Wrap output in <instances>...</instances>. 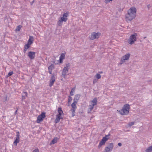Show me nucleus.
I'll return each mask as SVG.
<instances>
[{"instance_id":"nucleus-1","label":"nucleus","mask_w":152,"mask_h":152,"mask_svg":"<svg viewBox=\"0 0 152 152\" xmlns=\"http://www.w3.org/2000/svg\"><path fill=\"white\" fill-rule=\"evenodd\" d=\"M136 9L134 7H132L127 11L126 15V21H130L134 19L136 16Z\"/></svg>"},{"instance_id":"nucleus-2","label":"nucleus","mask_w":152,"mask_h":152,"mask_svg":"<svg viewBox=\"0 0 152 152\" xmlns=\"http://www.w3.org/2000/svg\"><path fill=\"white\" fill-rule=\"evenodd\" d=\"M129 105L128 104H125L122 109L119 111L120 114L122 115H124L127 114L129 110Z\"/></svg>"},{"instance_id":"nucleus-3","label":"nucleus","mask_w":152,"mask_h":152,"mask_svg":"<svg viewBox=\"0 0 152 152\" xmlns=\"http://www.w3.org/2000/svg\"><path fill=\"white\" fill-rule=\"evenodd\" d=\"M69 15V12H66L64 13L62 17H61L60 19L58 20L57 24L59 26H61L63 22H66L67 20V17Z\"/></svg>"},{"instance_id":"nucleus-4","label":"nucleus","mask_w":152,"mask_h":152,"mask_svg":"<svg viewBox=\"0 0 152 152\" xmlns=\"http://www.w3.org/2000/svg\"><path fill=\"white\" fill-rule=\"evenodd\" d=\"M137 36V34L136 33H134L133 34L131 35L128 39V43L131 45L134 44L136 41Z\"/></svg>"},{"instance_id":"nucleus-5","label":"nucleus","mask_w":152,"mask_h":152,"mask_svg":"<svg viewBox=\"0 0 152 152\" xmlns=\"http://www.w3.org/2000/svg\"><path fill=\"white\" fill-rule=\"evenodd\" d=\"M110 135V134H109L107 135H106L105 137H103L98 145L99 148H100L102 145L105 144V142L109 138Z\"/></svg>"},{"instance_id":"nucleus-6","label":"nucleus","mask_w":152,"mask_h":152,"mask_svg":"<svg viewBox=\"0 0 152 152\" xmlns=\"http://www.w3.org/2000/svg\"><path fill=\"white\" fill-rule=\"evenodd\" d=\"M101 35L100 33H92L90 37V39L94 40L95 39L98 38Z\"/></svg>"},{"instance_id":"nucleus-7","label":"nucleus","mask_w":152,"mask_h":152,"mask_svg":"<svg viewBox=\"0 0 152 152\" xmlns=\"http://www.w3.org/2000/svg\"><path fill=\"white\" fill-rule=\"evenodd\" d=\"M130 56V54L126 53L125 55L123 56L120 62V64H122L124 63L126 60H128Z\"/></svg>"},{"instance_id":"nucleus-8","label":"nucleus","mask_w":152,"mask_h":152,"mask_svg":"<svg viewBox=\"0 0 152 152\" xmlns=\"http://www.w3.org/2000/svg\"><path fill=\"white\" fill-rule=\"evenodd\" d=\"M45 117V113H42L37 117V122L38 123H39L43 120V119Z\"/></svg>"},{"instance_id":"nucleus-9","label":"nucleus","mask_w":152,"mask_h":152,"mask_svg":"<svg viewBox=\"0 0 152 152\" xmlns=\"http://www.w3.org/2000/svg\"><path fill=\"white\" fill-rule=\"evenodd\" d=\"M113 147V143H111L109 144L108 146L105 148L104 152H109L112 151Z\"/></svg>"},{"instance_id":"nucleus-10","label":"nucleus","mask_w":152,"mask_h":152,"mask_svg":"<svg viewBox=\"0 0 152 152\" xmlns=\"http://www.w3.org/2000/svg\"><path fill=\"white\" fill-rule=\"evenodd\" d=\"M36 53L33 51H29L28 53V56L31 60L34 59Z\"/></svg>"},{"instance_id":"nucleus-11","label":"nucleus","mask_w":152,"mask_h":152,"mask_svg":"<svg viewBox=\"0 0 152 152\" xmlns=\"http://www.w3.org/2000/svg\"><path fill=\"white\" fill-rule=\"evenodd\" d=\"M55 80L56 78L54 75H52L50 80L49 86L50 87H51L53 85Z\"/></svg>"},{"instance_id":"nucleus-12","label":"nucleus","mask_w":152,"mask_h":152,"mask_svg":"<svg viewBox=\"0 0 152 152\" xmlns=\"http://www.w3.org/2000/svg\"><path fill=\"white\" fill-rule=\"evenodd\" d=\"M60 115L57 114L56 115V118L55 120V123H57L60 121V120L62 119L63 118L62 116Z\"/></svg>"},{"instance_id":"nucleus-13","label":"nucleus","mask_w":152,"mask_h":152,"mask_svg":"<svg viewBox=\"0 0 152 152\" xmlns=\"http://www.w3.org/2000/svg\"><path fill=\"white\" fill-rule=\"evenodd\" d=\"M67 68L68 67H64L62 72V76L64 78H66V75L68 72V69Z\"/></svg>"},{"instance_id":"nucleus-14","label":"nucleus","mask_w":152,"mask_h":152,"mask_svg":"<svg viewBox=\"0 0 152 152\" xmlns=\"http://www.w3.org/2000/svg\"><path fill=\"white\" fill-rule=\"evenodd\" d=\"M65 53H62L61 54L59 57V60H58V61L59 63H62L63 60L65 58Z\"/></svg>"},{"instance_id":"nucleus-15","label":"nucleus","mask_w":152,"mask_h":152,"mask_svg":"<svg viewBox=\"0 0 152 152\" xmlns=\"http://www.w3.org/2000/svg\"><path fill=\"white\" fill-rule=\"evenodd\" d=\"M33 41L34 39L33 37L32 36H30L27 44L31 45L33 43Z\"/></svg>"},{"instance_id":"nucleus-16","label":"nucleus","mask_w":152,"mask_h":152,"mask_svg":"<svg viewBox=\"0 0 152 152\" xmlns=\"http://www.w3.org/2000/svg\"><path fill=\"white\" fill-rule=\"evenodd\" d=\"M19 136V134H17L16 135V139L14 142V144L15 145H16L18 143L20 142Z\"/></svg>"},{"instance_id":"nucleus-17","label":"nucleus","mask_w":152,"mask_h":152,"mask_svg":"<svg viewBox=\"0 0 152 152\" xmlns=\"http://www.w3.org/2000/svg\"><path fill=\"white\" fill-rule=\"evenodd\" d=\"M97 103V100L96 98H95L91 101V104L94 106L96 105Z\"/></svg>"},{"instance_id":"nucleus-18","label":"nucleus","mask_w":152,"mask_h":152,"mask_svg":"<svg viewBox=\"0 0 152 152\" xmlns=\"http://www.w3.org/2000/svg\"><path fill=\"white\" fill-rule=\"evenodd\" d=\"M58 114L60 115H64V114L63 111L62 110V108L61 107H59L58 108Z\"/></svg>"},{"instance_id":"nucleus-19","label":"nucleus","mask_w":152,"mask_h":152,"mask_svg":"<svg viewBox=\"0 0 152 152\" xmlns=\"http://www.w3.org/2000/svg\"><path fill=\"white\" fill-rule=\"evenodd\" d=\"M58 139V138L57 137L54 138L51 141V142L50 143V144L51 145L53 144H55L56 143L57 140Z\"/></svg>"},{"instance_id":"nucleus-20","label":"nucleus","mask_w":152,"mask_h":152,"mask_svg":"<svg viewBox=\"0 0 152 152\" xmlns=\"http://www.w3.org/2000/svg\"><path fill=\"white\" fill-rule=\"evenodd\" d=\"M152 151V145L149 147L145 151V152H151Z\"/></svg>"},{"instance_id":"nucleus-21","label":"nucleus","mask_w":152,"mask_h":152,"mask_svg":"<svg viewBox=\"0 0 152 152\" xmlns=\"http://www.w3.org/2000/svg\"><path fill=\"white\" fill-rule=\"evenodd\" d=\"M72 109L71 110H76L77 108L76 105L75 104H72L71 105Z\"/></svg>"},{"instance_id":"nucleus-22","label":"nucleus","mask_w":152,"mask_h":152,"mask_svg":"<svg viewBox=\"0 0 152 152\" xmlns=\"http://www.w3.org/2000/svg\"><path fill=\"white\" fill-rule=\"evenodd\" d=\"M94 106L92 105H90L89 107L88 110V113H90L92 110L94 108Z\"/></svg>"},{"instance_id":"nucleus-23","label":"nucleus","mask_w":152,"mask_h":152,"mask_svg":"<svg viewBox=\"0 0 152 152\" xmlns=\"http://www.w3.org/2000/svg\"><path fill=\"white\" fill-rule=\"evenodd\" d=\"M75 87L73 88H72L71 91L70 92V95L71 96H72L74 94V93L75 91Z\"/></svg>"},{"instance_id":"nucleus-24","label":"nucleus","mask_w":152,"mask_h":152,"mask_svg":"<svg viewBox=\"0 0 152 152\" xmlns=\"http://www.w3.org/2000/svg\"><path fill=\"white\" fill-rule=\"evenodd\" d=\"M80 96L78 94H76V95L75 96L74 98V100H76V101H78V100H79L80 98Z\"/></svg>"},{"instance_id":"nucleus-25","label":"nucleus","mask_w":152,"mask_h":152,"mask_svg":"<svg viewBox=\"0 0 152 152\" xmlns=\"http://www.w3.org/2000/svg\"><path fill=\"white\" fill-rule=\"evenodd\" d=\"M54 67H48L49 72L50 74H52V70L54 69Z\"/></svg>"},{"instance_id":"nucleus-26","label":"nucleus","mask_w":152,"mask_h":152,"mask_svg":"<svg viewBox=\"0 0 152 152\" xmlns=\"http://www.w3.org/2000/svg\"><path fill=\"white\" fill-rule=\"evenodd\" d=\"M94 77H96L97 79H99L101 78V76L100 74L97 73L95 75Z\"/></svg>"},{"instance_id":"nucleus-27","label":"nucleus","mask_w":152,"mask_h":152,"mask_svg":"<svg viewBox=\"0 0 152 152\" xmlns=\"http://www.w3.org/2000/svg\"><path fill=\"white\" fill-rule=\"evenodd\" d=\"M22 27V26L20 25H19V26H17L15 29V31H20V29Z\"/></svg>"},{"instance_id":"nucleus-28","label":"nucleus","mask_w":152,"mask_h":152,"mask_svg":"<svg viewBox=\"0 0 152 152\" xmlns=\"http://www.w3.org/2000/svg\"><path fill=\"white\" fill-rule=\"evenodd\" d=\"M30 45L27 44H26L24 46V48L25 49L27 50L28 48H29L30 47Z\"/></svg>"},{"instance_id":"nucleus-29","label":"nucleus","mask_w":152,"mask_h":152,"mask_svg":"<svg viewBox=\"0 0 152 152\" xmlns=\"http://www.w3.org/2000/svg\"><path fill=\"white\" fill-rule=\"evenodd\" d=\"M70 111L72 112V117L74 116L75 115V110H71Z\"/></svg>"},{"instance_id":"nucleus-30","label":"nucleus","mask_w":152,"mask_h":152,"mask_svg":"<svg viewBox=\"0 0 152 152\" xmlns=\"http://www.w3.org/2000/svg\"><path fill=\"white\" fill-rule=\"evenodd\" d=\"M13 73L12 71H11L9 72L7 75V77H9L11 75H12Z\"/></svg>"},{"instance_id":"nucleus-31","label":"nucleus","mask_w":152,"mask_h":152,"mask_svg":"<svg viewBox=\"0 0 152 152\" xmlns=\"http://www.w3.org/2000/svg\"><path fill=\"white\" fill-rule=\"evenodd\" d=\"M134 122H131L129 123V126H131L134 124Z\"/></svg>"},{"instance_id":"nucleus-32","label":"nucleus","mask_w":152,"mask_h":152,"mask_svg":"<svg viewBox=\"0 0 152 152\" xmlns=\"http://www.w3.org/2000/svg\"><path fill=\"white\" fill-rule=\"evenodd\" d=\"M72 100V98L70 96H69V98L68 99V102H70Z\"/></svg>"},{"instance_id":"nucleus-33","label":"nucleus","mask_w":152,"mask_h":152,"mask_svg":"<svg viewBox=\"0 0 152 152\" xmlns=\"http://www.w3.org/2000/svg\"><path fill=\"white\" fill-rule=\"evenodd\" d=\"M77 102H78V101H76V100L74 99L73 102V103L72 104H75L76 105V104H77Z\"/></svg>"},{"instance_id":"nucleus-34","label":"nucleus","mask_w":152,"mask_h":152,"mask_svg":"<svg viewBox=\"0 0 152 152\" xmlns=\"http://www.w3.org/2000/svg\"><path fill=\"white\" fill-rule=\"evenodd\" d=\"M32 152H39V150L38 148H36Z\"/></svg>"},{"instance_id":"nucleus-35","label":"nucleus","mask_w":152,"mask_h":152,"mask_svg":"<svg viewBox=\"0 0 152 152\" xmlns=\"http://www.w3.org/2000/svg\"><path fill=\"white\" fill-rule=\"evenodd\" d=\"M97 79H95L93 80L94 83H96V82H97Z\"/></svg>"},{"instance_id":"nucleus-36","label":"nucleus","mask_w":152,"mask_h":152,"mask_svg":"<svg viewBox=\"0 0 152 152\" xmlns=\"http://www.w3.org/2000/svg\"><path fill=\"white\" fill-rule=\"evenodd\" d=\"M18 110V108H17V109L16 110V111H15V115H16V114H17V111Z\"/></svg>"},{"instance_id":"nucleus-37","label":"nucleus","mask_w":152,"mask_h":152,"mask_svg":"<svg viewBox=\"0 0 152 152\" xmlns=\"http://www.w3.org/2000/svg\"><path fill=\"white\" fill-rule=\"evenodd\" d=\"M118 145L119 146H121L122 145V144L121 143H118Z\"/></svg>"},{"instance_id":"nucleus-38","label":"nucleus","mask_w":152,"mask_h":152,"mask_svg":"<svg viewBox=\"0 0 152 152\" xmlns=\"http://www.w3.org/2000/svg\"><path fill=\"white\" fill-rule=\"evenodd\" d=\"M34 0H33L31 2H30V4H31V5H32V4H33L34 3Z\"/></svg>"},{"instance_id":"nucleus-39","label":"nucleus","mask_w":152,"mask_h":152,"mask_svg":"<svg viewBox=\"0 0 152 152\" xmlns=\"http://www.w3.org/2000/svg\"><path fill=\"white\" fill-rule=\"evenodd\" d=\"M23 93H24L26 96H27L28 94L27 92H24Z\"/></svg>"},{"instance_id":"nucleus-40","label":"nucleus","mask_w":152,"mask_h":152,"mask_svg":"<svg viewBox=\"0 0 152 152\" xmlns=\"http://www.w3.org/2000/svg\"><path fill=\"white\" fill-rule=\"evenodd\" d=\"M25 98H25V96H22V99H25Z\"/></svg>"},{"instance_id":"nucleus-41","label":"nucleus","mask_w":152,"mask_h":152,"mask_svg":"<svg viewBox=\"0 0 152 152\" xmlns=\"http://www.w3.org/2000/svg\"><path fill=\"white\" fill-rule=\"evenodd\" d=\"M98 73H99V74H102L103 73V72H102V71H100V72H99Z\"/></svg>"},{"instance_id":"nucleus-42","label":"nucleus","mask_w":152,"mask_h":152,"mask_svg":"<svg viewBox=\"0 0 152 152\" xmlns=\"http://www.w3.org/2000/svg\"><path fill=\"white\" fill-rule=\"evenodd\" d=\"M150 7H151V6L149 4L148 5V9Z\"/></svg>"},{"instance_id":"nucleus-43","label":"nucleus","mask_w":152,"mask_h":152,"mask_svg":"<svg viewBox=\"0 0 152 152\" xmlns=\"http://www.w3.org/2000/svg\"><path fill=\"white\" fill-rule=\"evenodd\" d=\"M27 49H25V48H24V50H23V52L24 53H25L26 52V51L27 50Z\"/></svg>"},{"instance_id":"nucleus-44","label":"nucleus","mask_w":152,"mask_h":152,"mask_svg":"<svg viewBox=\"0 0 152 152\" xmlns=\"http://www.w3.org/2000/svg\"><path fill=\"white\" fill-rule=\"evenodd\" d=\"M69 66V64H66V66H67V67Z\"/></svg>"},{"instance_id":"nucleus-45","label":"nucleus","mask_w":152,"mask_h":152,"mask_svg":"<svg viewBox=\"0 0 152 152\" xmlns=\"http://www.w3.org/2000/svg\"><path fill=\"white\" fill-rule=\"evenodd\" d=\"M120 11H122L123 10L122 9H120Z\"/></svg>"},{"instance_id":"nucleus-46","label":"nucleus","mask_w":152,"mask_h":152,"mask_svg":"<svg viewBox=\"0 0 152 152\" xmlns=\"http://www.w3.org/2000/svg\"><path fill=\"white\" fill-rule=\"evenodd\" d=\"M61 80H62V81H63V79H61Z\"/></svg>"}]
</instances>
